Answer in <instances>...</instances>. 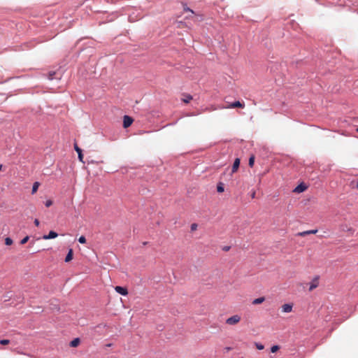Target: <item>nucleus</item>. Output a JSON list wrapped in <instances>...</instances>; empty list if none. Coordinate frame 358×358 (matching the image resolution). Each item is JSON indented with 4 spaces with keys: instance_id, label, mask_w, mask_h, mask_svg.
<instances>
[{
    "instance_id": "obj_21",
    "label": "nucleus",
    "mask_w": 358,
    "mask_h": 358,
    "mask_svg": "<svg viewBox=\"0 0 358 358\" xmlns=\"http://www.w3.org/2000/svg\"><path fill=\"white\" fill-rule=\"evenodd\" d=\"M78 241L80 243H82V244H84L86 243V238L85 236H81L79 238H78Z\"/></svg>"
},
{
    "instance_id": "obj_8",
    "label": "nucleus",
    "mask_w": 358,
    "mask_h": 358,
    "mask_svg": "<svg viewBox=\"0 0 358 358\" xmlns=\"http://www.w3.org/2000/svg\"><path fill=\"white\" fill-rule=\"evenodd\" d=\"M58 234L54 231H50L48 235H44L43 238L45 240L52 239L57 237Z\"/></svg>"
},
{
    "instance_id": "obj_23",
    "label": "nucleus",
    "mask_w": 358,
    "mask_h": 358,
    "mask_svg": "<svg viewBox=\"0 0 358 358\" xmlns=\"http://www.w3.org/2000/svg\"><path fill=\"white\" fill-rule=\"evenodd\" d=\"M255 345H256L257 348L259 350H263L264 348V345L259 343H256Z\"/></svg>"
},
{
    "instance_id": "obj_2",
    "label": "nucleus",
    "mask_w": 358,
    "mask_h": 358,
    "mask_svg": "<svg viewBox=\"0 0 358 358\" xmlns=\"http://www.w3.org/2000/svg\"><path fill=\"white\" fill-rule=\"evenodd\" d=\"M62 78V73L61 72H56V71H50L48 74V79L50 80H53L55 79L56 80H60Z\"/></svg>"
},
{
    "instance_id": "obj_4",
    "label": "nucleus",
    "mask_w": 358,
    "mask_h": 358,
    "mask_svg": "<svg viewBox=\"0 0 358 358\" xmlns=\"http://www.w3.org/2000/svg\"><path fill=\"white\" fill-rule=\"evenodd\" d=\"M133 122V119L128 116V115H124V117H123V127L124 128H127L129 127Z\"/></svg>"
},
{
    "instance_id": "obj_18",
    "label": "nucleus",
    "mask_w": 358,
    "mask_h": 358,
    "mask_svg": "<svg viewBox=\"0 0 358 358\" xmlns=\"http://www.w3.org/2000/svg\"><path fill=\"white\" fill-rule=\"evenodd\" d=\"M192 99V96L191 95H185V97L182 99V101L185 102V103H188L190 100Z\"/></svg>"
},
{
    "instance_id": "obj_15",
    "label": "nucleus",
    "mask_w": 358,
    "mask_h": 358,
    "mask_svg": "<svg viewBox=\"0 0 358 358\" xmlns=\"http://www.w3.org/2000/svg\"><path fill=\"white\" fill-rule=\"evenodd\" d=\"M265 301V298L264 297H259V298H257L253 300L252 301V304H260L262 303H263L264 301Z\"/></svg>"
},
{
    "instance_id": "obj_13",
    "label": "nucleus",
    "mask_w": 358,
    "mask_h": 358,
    "mask_svg": "<svg viewBox=\"0 0 358 358\" xmlns=\"http://www.w3.org/2000/svg\"><path fill=\"white\" fill-rule=\"evenodd\" d=\"M39 186H40V183L38 182H34L33 186H32V189H31L32 194H34L36 192Z\"/></svg>"
},
{
    "instance_id": "obj_11",
    "label": "nucleus",
    "mask_w": 358,
    "mask_h": 358,
    "mask_svg": "<svg viewBox=\"0 0 358 358\" xmlns=\"http://www.w3.org/2000/svg\"><path fill=\"white\" fill-rule=\"evenodd\" d=\"M79 343H80V338H76L73 341H71L70 346L75 348V347H77L79 345Z\"/></svg>"
},
{
    "instance_id": "obj_16",
    "label": "nucleus",
    "mask_w": 358,
    "mask_h": 358,
    "mask_svg": "<svg viewBox=\"0 0 358 358\" xmlns=\"http://www.w3.org/2000/svg\"><path fill=\"white\" fill-rule=\"evenodd\" d=\"M306 188L305 185H299L294 189V192H302L306 189Z\"/></svg>"
},
{
    "instance_id": "obj_17",
    "label": "nucleus",
    "mask_w": 358,
    "mask_h": 358,
    "mask_svg": "<svg viewBox=\"0 0 358 358\" xmlns=\"http://www.w3.org/2000/svg\"><path fill=\"white\" fill-rule=\"evenodd\" d=\"M217 191L220 193L223 192L224 191V185L222 183H220L217 185Z\"/></svg>"
},
{
    "instance_id": "obj_9",
    "label": "nucleus",
    "mask_w": 358,
    "mask_h": 358,
    "mask_svg": "<svg viewBox=\"0 0 358 358\" xmlns=\"http://www.w3.org/2000/svg\"><path fill=\"white\" fill-rule=\"evenodd\" d=\"M239 165H240V159L238 158H236L234 160V164H233V166H232V169H231L232 173H235L238 170Z\"/></svg>"
},
{
    "instance_id": "obj_27",
    "label": "nucleus",
    "mask_w": 358,
    "mask_h": 358,
    "mask_svg": "<svg viewBox=\"0 0 358 358\" xmlns=\"http://www.w3.org/2000/svg\"><path fill=\"white\" fill-rule=\"evenodd\" d=\"M197 229V224L194 223V224H192L191 225V230L192 231H194Z\"/></svg>"
},
{
    "instance_id": "obj_6",
    "label": "nucleus",
    "mask_w": 358,
    "mask_h": 358,
    "mask_svg": "<svg viewBox=\"0 0 358 358\" xmlns=\"http://www.w3.org/2000/svg\"><path fill=\"white\" fill-rule=\"evenodd\" d=\"M115 290L117 293H118L122 296H126L128 294V291H127V288L121 287V286H116L115 287Z\"/></svg>"
},
{
    "instance_id": "obj_25",
    "label": "nucleus",
    "mask_w": 358,
    "mask_h": 358,
    "mask_svg": "<svg viewBox=\"0 0 358 358\" xmlns=\"http://www.w3.org/2000/svg\"><path fill=\"white\" fill-rule=\"evenodd\" d=\"M9 343H10V341L7 340V339L0 340V344H1V345H7Z\"/></svg>"
},
{
    "instance_id": "obj_33",
    "label": "nucleus",
    "mask_w": 358,
    "mask_h": 358,
    "mask_svg": "<svg viewBox=\"0 0 358 358\" xmlns=\"http://www.w3.org/2000/svg\"><path fill=\"white\" fill-rule=\"evenodd\" d=\"M2 169V165L0 164V170Z\"/></svg>"
},
{
    "instance_id": "obj_12",
    "label": "nucleus",
    "mask_w": 358,
    "mask_h": 358,
    "mask_svg": "<svg viewBox=\"0 0 358 358\" xmlns=\"http://www.w3.org/2000/svg\"><path fill=\"white\" fill-rule=\"evenodd\" d=\"M72 258H73V250L69 249V252H68L67 255L66 256L65 262H69V261H71L72 259Z\"/></svg>"
},
{
    "instance_id": "obj_26",
    "label": "nucleus",
    "mask_w": 358,
    "mask_h": 358,
    "mask_svg": "<svg viewBox=\"0 0 358 358\" xmlns=\"http://www.w3.org/2000/svg\"><path fill=\"white\" fill-rule=\"evenodd\" d=\"M52 200H50V199H49V200H47V201H45V206L46 207H50V206H52Z\"/></svg>"
},
{
    "instance_id": "obj_29",
    "label": "nucleus",
    "mask_w": 358,
    "mask_h": 358,
    "mask_svg": "<svg viewBox=\"0 0 358 358\" xmlns=\"http://www.w3.org/2000/svg\"><path fill=\"white\" fill-rule=\"evenodd\" d=\"M34 224L36 227L39 226V224H40L39 220L38 219H35Z\"/></svg>"
},
{
    "instance_id": "obj_20",
    "label": "nucleus",
    "mask_w": 358,
    "mask_h": 358,
    "mask_svg": "<svg viewBox=\"0 0 358 358\" xmlns=\"http://www.w3.org/2000/svg\"><path fill=\"white\" fill-rule=\"evenodd\" d=\"M254 163H255V157L254 156H251L250 158H249V166L250 167H252L253 165H254Z\"/></svg>"
},
{
    "instance_id": "obj_5",
    "label": "nucleus",
    "mask_w": 358,
    "mask_h": 358,
    "mask_svg": "<svg viewBox=\"0 0 358 358\" xmlns=\"http://www.w3.org/2000/svg\"><path fill=\"white\" fill-rule=\"evenodd\" d=\"M319 278L318 276H316L315 277L313 280L311 281V282L310 283V287H309V291H312L314 289H315L316 287H317L318 285H319Z\"/></svg>"
},
{
    "instance_id": "obj_22",
    "label": "nucleus",
    "mask_w": 358,
    "mask_h": 358,
    "mask_svg": "<svg viewBox=\"0 0 358 358\" xmlns=\"http://www.w3.org/2000/svg\"><path fill=\"white\" fill-rule=\"evenodd\" d=\"M29 237L28 236H25L24 238H22L21 241H20V243L21 244H25L28 240H29Z\"/></svg>"
},
{
    "instance_id": "obj_19",
    "label": "nucleus",
    "mask_w": 358,
    "mask_h": 358,
    "mask_svg": "<svg viewBox=\"0 0 358 358\" xmlns=\"http://www.w3.org/2000/svg\"><path fill=\"white\" fill-rule=\"evenodd\" d=\"M5 244L6 245H10L13 244V240L10 237H7L5 238Z\"/></svg>"
},
{
    "instance_id": "obj_31",
    "label": "nucleus",
    "mask_w": 358,
    "mask_h": 358,
    "mask_svg": "<svg viewBox=\"0 0 358 358\" xmlns=\"http://www.w3.org/2000/svg\"><path fill=\"white\" fill-rule=\"evenodd\" d=\"M106 347H111L112 346V343H108L106 345Z\"/></svg>"
},
{
    "instance_id": "obj_28",
    "label": "nucleus",
    "mask_w": 358,
    "mask_h": 358,
    "mask_svg": "<svg viewBox=\"0 0 358 358\" xmlns=\"http://www.w3.org/2000/svg\"><path fill=\"white\" fill-rule=\"evenodd\" d=\"M184 10H185V11H189V12H190L191 13H194L193 10H191L190 8H187V7L184 8Z\"/></svg>"
},
{
    "instance_id": "obj_7",
    "label": "nucleus",
    "mask_w": 358,
    "mask_h": 358,
    "mask_svg": "<svg viewBox=\"0 0 358 358\" xmlns=\"http://www.w3.org/2000/svg\"><path fill=\"white\" fill-rule=\"evenodd\" d=\"M74 149L76 151V152L78 153V159L80 160V162L84 163L83 155L82 152V150L78 146V145L76 143L74 144Z\"/></svg>"
},
{
    "instance_id": "obj_1",
    "label": "nucleus",
    "mask_w": 358,
    "mask_h": 358,
    "mask_svg": "<svg viewBox=\"0 0 358 358\" xmlns=\"http://www.w3.org/2000/svg\"><path fill=\"white\" fill-rule=\"evenodd\" d=\"M241 321V317L238 315H234L226 320V323L229 325H234Z\"/></svg>"
},
{
    "instance_id": "obj_10",
    "label": "nucleus",
    "mask_w": 358,
    "mask_h": 358,
    "mask_svg": "<svg viewBox=\"0 0 358 358\" xmlns=\"http://www.w3.org/2000/svg\"><path fill=\"white\" fill-rule=\"evenodd\" d=\"M317 231V229H315V230H308V231H302V232H300L299 233V235L301 236H305L308 234H316Z\"/></svg>"
},
{
    "instance_id": "obj_34",
    "label": "nucleus",
    "mask_w": 358,
    "mask_h": 358,
    "mask_svg": "<svg viewBox=\"0 0 358 358\" xmlns=\"http://www.w3.org/2000/svg\"><path fill=\"white\" fill-rule=\"evenodd\" d=\"M357 188H358V182H357Z\"/></svg>"
},
{
    "instance_id": "obj_24",
    "label": "nucleus",
    "mask_w": 358,
    "mask_h": 358,
    "mask_svg": "<svg viewBox=\"0 0 358 358\" xmlns=\"http://www.w3.org/2000/svg\"><path fill=\"white\" fill-rule=\"evenodd\" d=\"M278 349H279L278 345H273V346H272V347H271V352L274 353V352H275Z\"/></svg>"
},
{
    "instance_id": "obj_32",
    "label": "nucleus",
    "mask_w": 358,
    "mask_h": 358,
    "mask_svg": "<svg viewBox=\"0 0 358 358\" xmlns=\"http://www.w3.org/2000/svg\"><path fill=\"white\" fill-rule=\"evenodd\" d=\"M229 247H226V248H224V250H225L226 251H227V250H229Z\"/></svg>"
},
{
    "instance_id": "obj_30",
    "label": "nucleus",
    "mask_w": 358,
    "mask_h": 358,
    "mask_svg": "<svg viewBox=\"0 0 358 358\" xmlns=\"http://www.w3.org/2000/svg\"><path fill=\"white\" fill-rule=\"evenodd\" d=\"M251 196H252V198H255V192H253V193L252 194Z\"/></svg>"
},
{
    "instance_id": "obj_3",
    "label": "nucleus",
    "mask_w": 358,
    "mask_h": 358,
    "mask_svg": "<svg viewBox=\"0 0 358 358\" xmlns=\"http://www.w3.org/2000/svg\"><path fill=\"white\" fill-rule=\"evenodd\" d=\"M293 309V303H285L281 306V310L284 313H289L292 311Z\"/></svg>"
},
{
    "instance_id": "obj_14",
    "label": "nucleus",
    "mask_w": 358,
    "mask_h": 358,
    "mask_svg": "<svg viewBox=\"0 0 358 358\" xmlns=\"http://www.w3.org/2000/svg\"><path fill=\"white\" fill-rule=\"evenodd\" d=\"M243 106L244 105L242 103H241L239 101H234L232 103H231L230 108H236V107L243 108Z\"/></svg>"
}]
</instances>
